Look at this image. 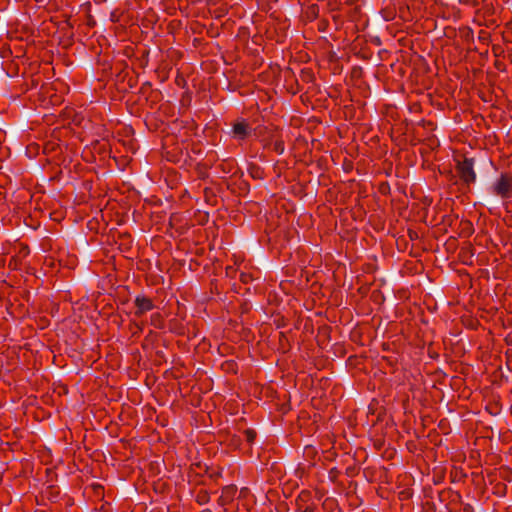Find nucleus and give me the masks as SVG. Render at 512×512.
Segmentation results:
<instances>
[{
  "label": "nucleus",
  "mask_w": 512,
  "mask_h": 512,
  "mask_svg": "<svg viewBox=\"0 0 512 512\" xmlns=\"http://www.w3.org/2000/svg\"><path fill=\"white\" fill-rule=\"evenodd\" d=\"M493 192L500 197H509L512 193V176L504 173L493 183Z\"/></svg>",
  "instance_id": "obj_1"
},
{
  "label": "nucleus",
  "mask_w": 512,
  "mask_h": 512,
  "mask_svg": "<svg viewBox=\"0 0 512 512\" xmlns=\"http://www.w3.org/2000/svg\"><path fill=\"white\" fill-rule=\"evenodd\" d=\"M457 172L460 178L467 184L473 183L476 180L473 159L465 158L463 161H459Z\"/></svg>",
  "instance_id": "obj_2"
},
{
  "label": "nucleus",
  "mask_w": 512,
  "mask_h": 512,
  "mask_svg": "<svg viewBox=\"0 0 512 512\" xmlns=\"http://www.w3.org/2000/svg\"><path fill=\"white\" fill-rule=\"evenodd\" d=\"M136 312L135 314L140 316L144 313L151 311L154 308V304L151 299L139 295L135 298Z\"/></svg>",
  "instance_id": "obj_3"
},
{
  "label": "nucleus",
  "mask_w": 512,
  "mask_h": 512,
  "mask_svg": "<svg viewBox=\"0 0 512 512\" xmlns=\"http://www.w3.org/2000/svg\"><path fill=\"white\" fill-rule=\"evenodd\" d=\"M251 132V127L245 121H239L233 125V135L237 139L246 138Z\"/></svg>",
  "instance_id": "obj_4"
},
{
  "label": "nucleus",
  "mask_w": 512,
  "mask_h": 512,
  "mask_svg": "<svg viewBox=\"0 0 512 512\" xmlns=\"http://www.w3.org/2000/svg\"><path fill=\"white\" fill-rule=\"evenodd\" d=\"M273 150L278 154H282L284 152V144L282 141H275L273 144Z\"/></svg>",
  "instance_id": "obj_5"
},
{
  "label": "nucleus",
  "mask_w": 512,
  "mask_h": 512,
  "mask_svg": "<svg viewBox=\"0 0 512 512\" xmlns=\"http://www.w3.org/2000/svg\"><path fill=\"white\" fill-rule=\"evenodd\" d=\"M245 439L248 443H251L255 439V432L253 430H246L244 432Z\"/></svg>",
  "instance_id": "obj_6"
}]
</instances>
